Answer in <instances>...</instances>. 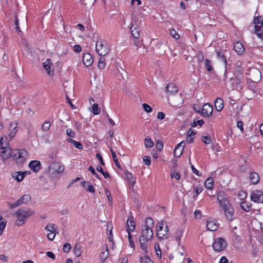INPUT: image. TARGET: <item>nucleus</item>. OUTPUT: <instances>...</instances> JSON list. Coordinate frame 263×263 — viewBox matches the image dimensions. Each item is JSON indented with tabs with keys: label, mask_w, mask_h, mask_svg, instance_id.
Returning <instances> with one entry per match:
<instances>
[{
	"label": "nucleus",
	"mask_w": 263,
	"mask_h": 263,
	"mask_svg": "<svg viewBox=\"0 0 263 263\" xmlns=\"http://www.w3.org/2000/svg\"><path fill=\"white\" fill-rule=\"evenodd\" d=\"M157 236L160 240L169 238L168 228L166 222L159 221L156 225Z\"/></svg>",
	"instance_id": "obj_1"
},
{
	"label": "nucleus",
	"mask_w": 263,
	"mask_h": 263,
	"mask_svg": "<svg viewBox=\"0 0 263 263\" xmlns=\"http://www.w3.org/2000/svg\"><path fill=\"white\" fill-rule=\"evenodd\" d=\"M33 212L31 210L26 211L19 209L15 214L17 217V219L15 221L16 225L17 226H22L25 223L26 219L33 214Z\"/></svg>",
	"instance_id": "obj_2"
},
{
	"label": "nucleus",
	"mask_w": 263,
	"mask_h": 263,
	"mask_svg": "<svg viewBox=\"0 0 263 263\" xmlns=\"http://www.w3.org/2000/svg\"><path fill=\"white\" fill-rule=\"evenodd\" d=\"M96 50L99 55L103 57L106 55L109 51L108 44L103 41H98L96 42Z\"/></svg>",
	"instance_id": "obj_3"
},
{
	"label": "nucleus",
	"mask_w": 263,
	"mask_h": 263,
	"mask_svg": "<svg viewBox=\"0 0 263 263\" xmlns=\"http://www.w3.org/2000/svg\"><path fill=\"white\" fill-rule=\"evenodd\" d=\"M227 246V242L225 239L222 238H218L216 239L213 243V249L217 252H220L224 250Z\"/></svg>",
	"instance_id": "obj_4"
},
{
	"label": "nucleus",
	"mask_w": 263,
	"mask_h": 263,
	"mask_svg": "<svg viewBox=\"0 0 263 263\" xmlns=\"http://www.w3.org/2000/svg\"><path fill=\"white\" fill-rule=\"evenodd\" d=\"M49 168L51 174L55 176H57L64 170V166L58 162L53 163Z\"/></svg>",
	"instance_id": "obj_5"
},
{
	"label": "nucleus",
	"mask_w": 263,
	"mask_h": 263,
	"mask_svg": "<svg viewBox=\"0 0 263 263\" xmlns=\"http://www.w3.org/2000/svg\"><path fill=\"white\" fill-rule=\"evenodd\" d=\"M141 235L139 239L150 240L153 237V231L150 227L143 226L141 231Z\"/></svg>",
	"instance_id": "obj_6"
},
{
	"label": "nucleus",
	"mask_w": 263,
	"mask_h": 263,
	"mask_svg": "<svg viewBox=\"0 0 263 263\" xmlns=\"http://www.w3.org/2000/svg\"><path fill=\"white\" fill-rule=\"evenodd\" d=\"M251 200L255 202H263V193L259 190L254 191L251 196Z\"/></svg>",
	"instance_id": "obj_7"
},
{
	"label": "nucleus",
	"mask_w": 263,
	"mask_h": 263,
	"mask_svg": "<svg viewBox=\"0 0 263 263\" xmlns=\"http://www.w3.org/2000/svg\"><path fill=\"white\" fill-rule=\"evenodd\" d=\"M11 153L12 149L10 147L2 146L0 151V156H1L4 160H6L11 158Z\"/></svg>",
	"instance_id": "obj_8"
},
{
	"label": "nucleus",
	"mask_w": 263,
	"mask_h": 263,
	"mask_svg": "<svg viewBox=\"0 0 263 263\" xmlns=\"http://www.w3.org/2000/svg\"><path fill=\"white\" fill-rule=\"evenodd\" d=\"M216 54L217 57V59L220 61L222 62L225 66L227 65V57L226 54L228 53V51L227 50H216Z\"/></svg>",
	"instance_id": "obj_9"
},
{
	"label": "nucleus",
	"mask_w": 263,
	"mask_h": 263,
	"mask_svg": "<svg viewBox=\"0 0 263 263\" xmlns=\"http://www.w3.org/2000/svg\"><path fill=\"white\" fill-rule=\"evenodd\" d=\"M213 112V106L210 104H205L201 109V114L203 117L211 116Z\"/></svg>",
	"instance_id": "obj_10"
},
{
	"label": "nucleus",
	"mask_w": 263,
	"mask_h": 263,
	"mask_svg": "<svg viewBox=\"0 0 263 263\" xmlns=\"http://www.w3.org/2000/svg\"><path fill=\"white\" fill-rule=\"evenodd\" d=\"M206 228L209 231H215L218 228V224L216 220L214 219H209L206 221Z\"/></svg>",
	"instance_id": "obj_11"
},
{
	"label": "nucleus",
	"mask_w": 263,
	"mask_h": 263,
	"mask_svg": "<svg viewBox=\"0 0 263 263\" xmlns=\"http://www.w3.org/2000/svg\"><path fill=\"white\" fill-rule=\"evenodd\" d=\"M183 141L181 142L179 144H178L175 147L174 151V155L175 157L179 158L180 157L183 152V147L184 145H182Z\"/></svg>",
	"instance_id": "obj_12"
},
{
	"label": "nucleus",
	"mask_w": 263,
	"mask_h": 263,
	"mask_svg": "<svg viewBox=\"0 0 263 263\" xmlns=\"http://www.w3.org/2000/svg\"><path fill=\"white\" fill-rule=\"evenodd\" d=\"M17 123L16 122H11L9 127V137L10 139L13 138L17 132Z\"/></svg>",
	"instance_id": "obj_13"
},
{
	"label": "nucleus",
	"mask_w": 263,
	"mask_h": 263,
	"mask_svg": "<svg viewBox=\"0 0 263 263\" xmlns=\"http://www.w3.org/2000/svg\"><path fill=\"white\" fill-rule=\"evenodd\" d=\"M131 26L130 28L131 33L135 39H138L140 37V30L137 27L136 25H134L131 23Z\"/></svg>",
	"instance_id": "obj_14"
},
{
	"label": "nucleus",
	"mask_w": 263,
	"mask_h": 263,
	"mask_svg": "<svg viewBox=\"0 0 263 263\" xmlns=\"http://www.w3.org/2000/svg\"><path fill=\"white\" fill-rule=\"evenodd\" d=\"M166 90L168 95H174L177 93L178 89L174 84L170 83L167 85Z\"/></svg>",
	"instance_id": "obj_15"
},
{
	"label": "nucleus",
	"mask_w": 263,
	"mask_h": 263,
	"mask_svg": "<svg viewBox=\"0 0 263 263\" xmlns=\"http://www.w3.org/2000/svg\"><path fill=\"white\" fill-rule=\"evenodd\" d=\"M29 166L30 169L34 172H38L41 169V163L37 160H33L29 162Z\"/></svg>",
	"instance_id": "obj_16"
},
{
	"label": "nucleus",
	"mask_w": 263,
	"mask_h": 263,
	"mask_svg": "<svg viewBox=\"0 0 263 263\" xmlns=\"http://www.w3.org/2000/svg\"><path fill=\"white\" fill-rule=\"evenodd\" d=\"M83 63L86 66H90L93 63V59L89 53H85L83 56Z\"/></svg>",
	"instance_id": "obj_17"
},
{
	"label": "nucleus",
	"mask_w": 263,
	"mask_h": 263,
	"mask_svg": "<svg viewBox=\"0 0 263 263\" xmlns=\"http://www.w3.org/2000/svg\"><path fill=\"white\" fill-rule=\"evenodd\" d=\"M224 212V215L227 219L230 221L233 219L234 211L233 209L230 206L229 208L223 209Z\"/></svg>",
	"instance_id": "obj_18"
},
{
	"label": "nucleus",
	"mask_w": 263,
	"mask_h": 263,
	"mask_svg": "<svg viewBox=\"0 0 263 263\" xmlns=\"http://www.w3.org/2000/svg\"><path fill=\"white\" fill-rule=\"evenodd\" d=\"M234 49L236 52H237L239 55L243 54L245 50V48L242 44L239 42H237L234 44Z\"/></svg>",
	"instance_id": "obj_19"
},
{
	"label": "nucleus",
	"mask_w": 263,
	"mask_h": 263,
	"mask_svg": "<svg viewBox=\"0 0 263 263\" xmlns=\"http://www.w3.org/2000/svg\"><path fill=\"white\" fill-rule=\"evenodd\" d=\"M127 230H129V231H134L135 229L136 224L134 220V217L133 216H129L127 220Z\"/></svg>",
	"instance_id": "obj_20"
},
{
	"label": "nucleus",
	"mask_w": 263,
	"mask_h": 263,
	"mask_svg": "<svg viewBox=\"0 0 263 263\" xmlns=\"http://www.w3.org/2000/svg\"><path fill=\"white\" fill-rule=\"evenodd\" d=\"M254 23L255 24V30L263 28V19L261 16L255 17L254 18Z\"/></svg>",
	"instance_id": "obj_21"
},
{
	"label": "nucleus",
	"mask_w": 263,
	"mask_h": 263,
	"mask_svg": "<svg viewBox=\"0 0 263 263\" xmlns=\"http://www.w3.org/2000/svg\"><path fill=\"white\" fill-rule=\"evenodd\" d=\"M183 233V230L181 228H178L176 230L174 234V238L177 241L178 245L179 246L181 243V238Z\"/></svg>",
	"instance_id": "obj_22"
},
{
	"label": "nucleus",
	"mask_w": 263,
	"mask_h": 263,
	"mask_svg": "<svg viewBox=\"0 0 263 263\" xmlns=\"http://www.w3.org/2000/svg\"><path fill=\"white\" fill-rule=\"evenodd\" d=\"M215 107L218 111H221L223 108V101L220 98H217L215 101Z\"/></svg>",
	"instance_id": "obj_23"
},
{
	"label": "nucleus",
	"mask_w": 263,
	"mask_h": 263,
	"mask_svg": "<svg viewBox=\"0 0 263 263\" xmlns=\"http://www.w3.org/2000/svg\"><path fill=\"white\" fill-rule=\"evenodd\" d=\"M12 176L17 182H20L24 179L25 175L22 172H17L13 173Z\"/></svg>",
	"instance_id": "obj_24"
},
{
	"label": "nucleus",
	"mask_w": 263,
	"mask_h": 263,
	"mask_svg": "<svg viewBox=\"0 0 263 263\" xmlns=\"http://www.w3.org/2000/svg\"><path fill=\"white\" fill-rule=\"evenodd\" d=\"M81 185L88 192L95 193V189L93 188V186H92V184H90V183L88 182L83 181L81 182Z\"/></svg>",
	"instance_id": "obj_25"
},
{
	"label": "nucleus",
	"mask_w": 263,
	"mask_h": 263,
	"mask_svg": "<svg viewBox=\"0 0 263 263\" xmlns=\"http://www.w3.org/2000/svg\"><path fill=\"white\" fill-rule=\"evenodd\" d=\"M217 199L220 203L228 199L227 195L223 191H219L217 195Z\"/></svg>",
	"instance_id": "obj_26"
},
{
	"label": "nucleus",
	"mask_w": 263,
	"mask_h": 263,
	"mask_svg": "<svg viewBox=\"0 0 263 263\" xmlns=\"http://www.w3.org/2000/svg\"><path fill=\"white\" fill-rule=\"evenodd\" d=\"M250 179L253 184H257L259 180V175L256 173H252L250 175Z\"/></svg>",
	"instance_id": "obj_27"
},
{
	"label": "nucleus",
	"mask_w": 263,
	"mask_h": 263,
	"mask_svg": "<svg viewBox=\"0 0 263 263\" xmlns=\"http://www.w3.org/2000/svg\"><path fill=\"white\" fill-rule=\"evenodd\" d=\"M31 199V197L30 195L26 194L22 196L17 201L19 202L20 205L22 204L26 203Z\"/></svg>",
	"instance_id": "obj_28"
},
{
	"label": "nucleus",
	"mask_w": 263,
	"mask_h": 263,
	"mask_svg": "<svg viewBox=\"0 0 263 263\" xmlns=\"http://www.w3.org/2000/svg\"><path fill=\"white\" fill-rule=\"evenodd\" d=\"M125 176L131 185H134L135 183H136V178L133 177L132 174L128 171H126Z\"/></svg>",
	"instance_id": "obj_29"
},
{
	"label": "nucleus",
	"mask_w": 263,
	"mask_h": 263,
	"mask_svg": "<svg viewBox=\"0 0 263 263\" xmlns=\"http://www.w3.org/2000/svg\"><path fill=\"white\" fill-rule=\"evenodd\" d=\"M214 184V179L212 177L208 178L205 181L204 185L205 187L209 190L213 188Z\"/></svg>",
	"instance_id": "obj_30"
},
{
	"label": "nucleus",
	"mask_w": 263,
	"mask_h": 263,
	"mask_svg": "<svg viewBox=\"0 0 263 263\" xmlns=\"http://www.w3.org/2000/svg\"><path fill=\"white\" fill-rule=\"evenodd\" d=\"M148 240H142L141 239H139V242L140 244L141 248L145 252H148Z\"/></svg>",
	"instance_id": "obj_31"
},
{
	"label": "nucleus",
	"mask_w": 263,
	"mask_h": 263,
	"mask_svg": "<svg viewBox=\"0 0 263 263\" xmlns=\"http://www.w3.org/2000/svg\"><path fill=\"white\" fill-rule=\"evenodd\" d=\"M51 63L50 62V60L48 59L47 60L43 63V67L46 69L48 74L50 73V69L51 68Z\"/></svg>",
	"instance_id": "obj_32"
},
{
	"label": "nucleus",
	"mask_w": 263,
	"mask_h": 263,
	"mask_svg": "<svg viewBox=\"0 0 263 263\" xmlns=\"http://www.w3.org/2000/svg\"><path fill=\"white\" fill-rule=\"evenodd\" d=\"M212 61L209 59H205L204 60V66L206 70L210 72L213 70V68L211 64Z\"/></svg>",
	"instance_id": "obj_33"
},
{
	"label": "nucleus",
	"mask_w": 263,
	"mask_h": 263,
	"mask_svg": "<svg viewBox=\"0 0 263 263\" xmlns=\"http://www.w3.org/2000/svg\"><path fill=\"white\" fill-rule=\"evenodd\" d=\"M19 162L23 161L24 158L27 155V152L24 149H19Z\"/></svg>",
	"instance_id": "obj_34"
},
{
	"label": "nucleus",
	"mask_w": 263,
	"mask_h": 263,
	"mask_svg": "<svg viewBox=\"0 0 263 263\" xmlns=\"http://www.w3.org/2000/svg\"><path fill=\"white\" fill-rule=\"evenodd\" d=\"M240 206L242 210L246 212H249L250 210V204L247 201H242L241 202Z\"/></svg>",
	"instance_id": "obj_35"
},
{
	"label": "nucleus",
	"mask_w": 263,
	"mask_h": 263,
	"mask_svg": "<svg viewBox=\"0 0 263 263\" xmlns=\"http://www.w3.org/2000/svg\"><path fill=\"white\" fill-rule=\"evenodd\" d=\"M73 253L76 257H79L81 256L82 251L81 247L78 245L76 244L74 246V249H73Z\"/></svg>",
	"instance_id": "obj_36"
},
{
	"label": "nucleus",
	"mask_w": 263,
	"mask_h": 263,
	"mask_svg": "<svg viewBox=\"0 0 263 263\" xmlns=\"http://www.w3.org/2000/svg\"><path fill=\"white\" fill-rule=\"evenodd\" d=\"M96 170L97 171L100 172L104 176L105 178H110L109 173L103 171L102 167L100 165H98L96 167Z\"/></svg>",
	"instance_id": "obj_37"
},
{
	"label": "nucleus",
	"mask_w": 263,
	"mask_h": 263,
	"mask_svg": "<svg viewBox=\"0 0 263 263\" xmlns=\"http://www.w3.org/2000/svg\"><path fill=\"white\" fill-rule=\"evenodd\" d=\"M144 144H145V146L148 148H151L154 146V143H153V141L149 137H147L145 139Z\"/></svg>",
	"instance_id": "obj_38"
},
{
	"label": "nucleus",
	"mask_w": 263,
	"mask_h": 263,
	"mask_svg": "<svg viewBox=\"0 0 263 263\" xmlns=\"http://www.w3.org/2000/svg\"><path fill=\"white\" fill-rule=\"evenodd\" d=\"M18 155H19L18 149H13V150L12 149L11 158H12L13 159L19 161Z\"/></svg>",
	"instance_id": "obj_39"
},
{
	"label": "nucleus",
	"mask_w": 263,
	"mask_h": 263,
	"mask_svg": "<svg viewBox=\"0 0 263 263\" xmlns=\"http://www.w3.org/2000/svg\"><path fill=\"white\" fill-rule=\"evenodd\" d=\"M92 112L95 115H98L100 113V108L97 104H93L92 105Z\"/></svg>",
	"instance_id": "obj_40"
},
{
	"label": "nucleus",
	"mask_w": 263,
	"mask_h": 263,
	"mask_svg": "<svg viewBox=\"0 0 263 263\" xmlns=\"http://www.w3.org/2000/svg\"><path fill=\"white\" fill-rule=\"evenodd\" d=\"M110 151H111V155H112V158L114 159V161L116 164V165L119 167V168H120L121 167V166L118 161V159H117V157L116 156V153L114 151L113 149H110Z\"/></svg>",
	"instance_id": "obj_41"
},
{
	"label": "nucleus",
	"mask_w": 263,
	"mask_h": 263,
	"mask_svg": "<svg viewBox=\"0 0 263 263\" xmlns=\"http://www.w3.org/2000/svg\"><path fill=\"white\" fill-rule=\"evenodd\" d=\"M108 255V249L106 248V250L101 252L100 255V260L103 262L107 258Z\"/></svg>",
	"instance_id": "obj_42"
},
{
	"label": "nucleus",
	"mask_w": 263,
	"mask_h": 263,
	"mask_svg": "<svg viewBox=\"0 0 263 263\" xmlns=\"http://www.w3.org/2000/svg\"><path fill=\"white\" fill-rule=\"evenodd\" d=\"M51 126L50 123L49 121H45L42 126V129L44 132H47L49 130Z\"/></svg>",
	"instance_id": "obj_43"
},
{
	"label": "nucleus",
	"mask_w": 263,
	"mask_h": 263,
	"mask_svg": "<svg viewBox=\"0 0 263 263\" xmlns=\"http://www.w3.org/2000/svg\"><path fill=\"white\" fill-rule=\"evenodd\" d=\"M126 231L128 233V241L129 242V245L132 248L134 249L135 248V243H134V241H133V240L132 239V235H131L130 232L129 231V230H126Z\"/></svg>",
	"instance_id": "obj_44"
},
{
	"label": "nucleus",
	"mask_w": 263,
	"mask_h": 263,
	"mask_svg": "<svg viewBox=\"0 0 263 263\" xmlns=\"http://www.w3.org/2000/svg\"><path fill=\"white\" fill-rule=\"evenodd\" d=\"M220 206L223 209H226L227 208H229L230 207V206H231L230 202H229V200L228 199V200H226L225 201H223L221 202H220L219 203Z\"/></svg>",
	"instance_id": "obj_45"
},
{
	"label": "nucleus",
	"mask_w": 263,
	"mask_h": 263,
	"mask_svg": "<svg viewBox=\"0 0 263 263\" xmlns=\"http://www.w3.org/2000/svg\"><path fill=\"white\" fill-rule=\"evenodd\" d=\"M145 224L144 226L150 227L151 228L154 224V221L151 217H147L145 219Z\"/></svg>",
	"instance_id": "obj_46"
},
{
	"label": "nucleus",
	"mask_w": 263,
	"mask_h": 263,
	"mask_svg": "<svg viewBox=\"0 0 263 263\" xmlns=\"http://www.w3.org/2000/svg\"><path fill=\"white\" fill-rule=\"evenodd\" d=\"M6 222L3 220V218L0 215V235H1L5 228Z\"/></svg>",
	"instance_id": "obj_47"
},
{
	"label": "nucleus",
	"mask_w": 263,
	"mask_h": 263,
	"mask_svg": "<svg viewBox=\"0 0 263 263\" xmlns=\"http://www.w3.org/2000/svg\"><path fill=\"white\" fill-rule=\"evenodd\" d=\"M56 226L53 223H49L45 227V230L50 232H53Z\"/></svg>",
	"instance_id": "obj_48"
},
{
	"label": "nucleus",
	"mask_w": 263,
	"mask_h": 263,
	"mask_svg": "<svg viewBox=\"0 0 263 263\" xmlns=\"http://www.w3.org/2000/svg\"><path fill=\"white\" fill-rule=\"evenodd\" d=\"M106 66L105 63V59L103 58H100L99 59V61L98 63V67L100 69H103L105 68Z\"/></svg>",
	"instance_id": "obj_49"
},
{
	"label": "nucleus",
	"mask_w": 263,
	"mask_h": 263,
	"mask_svg": "<svg viewBox=\"0 0 263 263\" xmlns=\"http://www.w3.org/2000/svg\"><path fill=\"white\" fill-rule=\"evenodd\" d=\"M202 142L206 144H209L212 142V139L211 137L210 136H203L202 137Z\"/></svg>",
	"instance_id": "obj_50"
},
{
	"label": "nucleus",
	"mask_w": 263,
	"mask_h": 263,
	"mask_svg": "<svg viewBox=\"0 0 263 263\" xmlns=\"http://www.w3.org/2000/svg\"><path fill=\"white\" fill-rule=\"evenodd\" d=\"M163 147V142L161 140H158L156 144V148L159 151H161Z\"/></svg>",
	"instance_id": "obj_51"
},
{
	"label": "nucleus",
	"mask_w": 263,
	"mask_h": 263,
	"mask_svg": "<svg viewBox=\"0 0 263 263\" xmlns=\"http://www.w3.org/2000/svg\"><path fill=\"white\" fill-rule=\"evenodd\" d=\"M143 161L147 166H149L151 164V157L148 156H144L143 157Z\"/></svg>",
	"instance_id": "obj_52"
},
{
	"label": "nucleus",
	"mask_w": 263,
	"mask_h": 263,
	"mask_svg": "<svg viewBox=\"0 0 263 263\" xmlns=\"http://www.w3.org/2000/svg\"><path fill=\"white\" fill-rule=\"evenodd\" d=\"M142 106H143L144 110L146 112L149 113V112H152V111L153 110L152 108L148 104H147L146 103L143 104Z\"/></svg>",
	"instance_id": "obj_53"
},
{
	"label": "nucleus",
	"mask_w": 263,
	"mask_h": 263,
	"mask_svg": "<svg viewBox=\"0 0 263 263\" xmlns=\"http://www.w3.org/2000/svg\"><path fill=\"white\" fill-rule=\"evenodd\" d=\"M171 35L175 39H178L179 38V35L176 31L175 30L172 29L170 30Z\"/></svg>",
	"instance_id": "obj_54"
},
{
	"label": "nucleus",
	"mask_w": 263,
	"mask_h": 263,
	"mask_svg": "<svg viewBox=\"0 0 263 263\" xmlns=\"http://www.w3.org/2000/svg\"><path fill=\"white\" fill-rule=\"evenodd\" d=\"M255 33L260 39L263 40V28L255 30Z\"/></svg>",
	"instance_id": "obj_55"
},
{
	"label": "nucleus",
	"mask_w": 263,
	"mask_h": 263,
	"mask_svg": "<svg viewBox=\"0 0 263 263\" xmlns=\"http://www.w3.org/2000/svg\"><path fill=\"white\" fill-rule=\"evenodd\" d=\"M71 249V246L68 243H66L63 246V250L65 253L69 252Z\"/></svg>",
	"instance_id": "obj_56"
},
{
	"label": "nucleus",
	"mask_w": 263,
	"mask_h": 263,
	"mask_svg": "<svg viewBox=\"0 0 263 263\" xmlns=\"http://www.w3.org/2000/svg\"><path fill=\"white\" fill-rule=\"evenodd\" d=\"M89 171H90L93 175H94L96 178H97L99 179H101L100 177H99V175L96 172L94 168L92 166H90L88 168Z\"/></svg>",
	"instance_id": "obj_57"
},
{
	"label": "nucleus",
	"mask_w": 263,
	"mask_h": 263,
	"mask_svg": "<svg viewBox=\"0 0 263 263\" xmlns=\"http://www.w3.org/2000/svg\"><path fill=\"white\" fill-rule=\"evenodd\" d=\"M140 262L141 263H153L148 257H141Z\"/></svg>",
	"instance_id": "obj_58"
},
{
	"label": "nucleus",
	"mask_w": 263,
	"mask_h": 263,
	"mask_svg": "<svg viewBox=\"0 0 263 263\" xmlns=\"http://www.w3.org/2000/svg\"><path fill=\"white\" fill-rule=\"evenodd\" d=\"M66 134L68 137L70 138H73L75 136V133L70 128L67 129Z\"/></svg>",
	"instance_id": "obj_59"
},
{
	"label": "nucleus",
	"mask_w": 263,
	"mask_h": 263,
	"mask_svg": "<svg viewBox=\"0 0 263 263\" xmlns=\"http://www.w3.org/2000/svg\"><path fill=\"white\" fill-rule=\"evenodd\" d=\"M195 191L196 195H198L202 191V186L200 184L197 185L195 187Z\"/></svg>",
	"instance_id": "obj_60"
},
{
	"label": "nucleus",
	"mask_w": 263,
	"mask_h": 263,
	"mask_svg": "<svg viewBox=\"0 0 263 263\" xmlns=\"http://www.w3.org/2000/svg\"><path fill=\"white\" fill-rule=\"evenodd\" d=\"M197 58L199 62H202L204 60V56L201 52H199L197 54Z\"/></svg>",
	"instance_id": "obj_61"
},
{
	"label": "nucleus",
	"mask_w": 263,
	"mask_h": 263,
	"mask_svg": "<svg viewBox=\"0 0 263 263\" xmlns=\"http://www.w3.org/2000/svg\"><path fill=\"white\" fill-rule=\"evenodd\" d=\"M171 177H174L176 180H179L180 178V175L179 173L175 171L171 175Z\"/></svg>",
	"instance_id": "obj_62"
},
{
	"label": "nucleus",
	"mask_w": 263,
	"mask_h": 263,
	"mask_svg": "<svg viewBox=\"0 0 263 263\" xmlns=\"http://www.w3.org/2000/svg\"><path fill=\"white\" fill-rule=\"evenodd\" d=\"M74 147L79 149H82L83 147V145L79 142L75 141L73 143Z\"/></svg>",
	"instance_id": "obj_63"
},
{
	"label": "nucleus",
	"mask_w": 263,
	"mask_h": 263,
	"mask_svg": "<svg viewBox=\"0 0 263 263\" xmlns=\"http://www.w3.org/2000/svg\"><path fill=\"white\" fill-rule=\"evenodd\" d=\"M243 122L242 121H238L237 122V127L239 128L242 133L243 132Z\"/></svg>",
	"instance_id": "obj_64"
}]
</instances>
